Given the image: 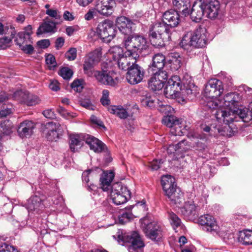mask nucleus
I'll list each match as a JSON object with an SVG mask.
<instances>
[{"instance_id":"nucleus-24","label":"nucleus","mask_w":252,"mask_h":252,"mask_svg":"<svg viewBox=\"0 0 252 252\" xmlns=\"http://www.w3.org/2000/svg\"><path fill=\"white\" fill-rule=\"evenodd\" d=\"M162 21L171 29L177 27L180 22V15L177 11L174 10H167L162 15Z\"/></svg>"},{"instance_id":"nucleus-51","label":"nucleus","mask_w":252,"mask_h":252,"mask_svg":"<svg viewBox=\"0 0 252 252\" xmlns=\"http://www.w3.org/2000/svg\"><path fill=\"white\" fill-rule=\"evenodd\" d=\"M158 71L155 72L153 75L158 76V78L162 82H165L168 78V73L165 70L158 69Z\"/></svg>"},{"instance_id":"nucleus-36","label":"nucleus","mask_w":252,"mask_h":252,"mask_svg":"<svg viewBox=\"0 0 252 252\" xmlns=\"http://www.w3.org/2000/svg\"><path fill=\"white\" fill-rule=\"evenodd\" d=\"M173 5L176 11L181 12L185 16L189 14L191 6L190 1H172Z\"/></svg>"},{"instance_id":"nucleus-39","label":"nucleus","mask_w":252,"mask_h":252,"mask_svg":"<svg viewBox=\"0 0 252 252\" xmlns=\"http://www.w3.org/2000/svg\"><path fill=\"white\" fill-rule=\"evenodd\" d=\"M161 183L164 192L170 189L171 188L177 187L175 183V179L171 175H163L161 177Z\"/></svg>"},{"instance_id":"nucleus-56","label":"nucleus","mask_w":252,"mask_h":252,"mask_svg":"<svg viewBox=\"0 0 252 252\" xmlns=\"http://www.w3.org/2000/svg\"><path fill=\"white\" fill-rule=\"evenodd\" d=\"M77 55V50L75 48H70L66 53L65 57L69 61H73L75 59Z\"/></svg>"},{"instance_id":"nucleus-59","label":"nucleus","mask_w":252,"mask_h":252,"mask_svg":"<svg viewBox=\"0 0 252 252\" xmlns=\"http://www.w3.org/2000/svg\"><path fill=\"white\" fill-rule=\"evenodd\" d=\"M132 218V215L128 212H125L121 215L119 218V220L122 223L128 221Z\"/></svg>"},{"instance_id":"nucleus-1","label":"nucleus","mask_w":252,"mask_h":252,"mask_svg":"<svg viewBox=\"0 0 252 252\" xmlns=\"http://www.w3.org/2000/svg\"><path fill=\"white\" fill-rule=\"evenodd\" d=\"M214 115L219 124L215 126H212V136H232L234 132L232 123L235 120V114L219 110L216 111Z\"/></svg>"},{"instance_id":"nucleus-16","label":"nucleus","mask_w":252,"mask_h":252,"mask_svg":"<svg viewBox=\"0 0 252 252\" xmlns=\"http://www.w3.org/2000/svg\"><path fill=\"white\" fill-rule=\"evenodd\" d=\"M192 147L186 140H182L177 144L170 145L167 149L168 154H173L174 158L179 159L183 158V154L188 152Z\"/></svg>"},{"instance_id":"nucleus-61","label":"nucleus","mask_w":252,"mask_h":252,"mask_svg":"<svg viewBox=\"0 0 252 252\" xmlns=\"http://www.w3.org/2000/svg\"><path fill=\"white\" fill-rule=\"evenodd\" d=\"M80 105L90 110L93 109V105H92V103L89 98H86L84 99H82L80 101Z\"/></svg>"},{"instance_id":"nucleus-50","label":"nucleus","mask_w":252,"mask_h":252,"mask_svg":"<svg viewBox=\"0 0 252 252\" xmlns=\"http://www.w3.org/2000/svg\"><path fill=\"white\" fill-rule=\"evenodd\" d=\"M83 69L84 73L88 76H94L95 72L97 71L94 70L93 66L89 65L88 63H84L83 64Z\"/></svg>"},{"instance_id":"nucleus-52","label":"nucleus","mask_w":252,"mask_h":252,"mask_svg":"<svg viewBox=\"0 0 252 252\" xmlns=\"http://www.w3.org/2000/svg\"><path fill=\"white\" fill-rule=\"evenodd\" d=\"M0 252H18L13 246L4 243L0 246Z\"/></svg>"},{"instance_id":"nucleus-53","label":"nucleus","mask_w":252,"mask_h":252,"mask_svg":"<svg viewBox=\"0 0 252 252\" xmlns=\"http://www.w3.org/2000/svg\"><path fill=\"white\" fill-rule=\"evenodd\" d=\"M109 92L107 90H104L102 92V96L100 99L102 104L104 106L108 105L110 101L109 98Z\"/></svg>"},{"instance_id":"nucleus-9","label":"nucleus","mask_w":252,"mask_h":252,"mask_svg":"<svg viewBox=\"0 0 252 252\" xmlns=\"http://www.w3.org/2000/svg\"><path fill=\"white\" fill-rule=\"evenodd\" d=\"M162 121L164 125L170 128V131L172 136H181L187 133L186 126L182 124L183 120L182 121L174 116H165Z\"/></svg>"},{"instance_id":"nucleus-54","label":"nucleus","mask_w":252,"mask_h":252,"mask_svg":"<svg viewBox=\"0 0 252 252\" xmlns=\"http://www.w3.org/2000/svg\"><path fill=\"white\" fill-rule=\"evenodd\" d=\"M162 163L163 161L161 159L159 160L157 159H154L152 161L149 162L148 166L151 168L152 170H157L160 168V165Z\"/></svg>"},{"instance_id":"nucleus-29","label":"nucleus","mask_w":252,"mask_h":252,"mask_svg":"<svg viewBox=\"0 0 252 252\" xmlns=\"http://www.w3.org/2000/svg\"><path fill=\"white\" fill-rule=\"evenodd\" d=\"M171 202L177 205L181 204L184 201L183 193L180 188L175 187L165 192Z\"/></svg>"},{"instance_id":"nucleus-46","label":"nucleus","mask_w":252,"mask_h":252,"mask_svg":"<svg viewBox=\"0 0 252 252\" xmlns=\"http://www.w3.org/2000/svg\"><path fill=\"white\" fill-rule=\"evenodd\" d=\"M59 74L64 79L69 80L73 75V71L68 67H63L60 70Z\"/></svg>"},{"instance_id":"nucleus-45","label":"nucleus","mask_w":252,"mask_h":252,"mask_svg":"<svg viewBox=\"0 0 252 252\" xmlns=\"http://www.w3.org/2000/svg\"><path fill=\"white\" fill-rule=\"evenodd\" d=\"M102 53L100 49H97L89 54L88 58L94 63H97L100 60Z\"/></svg>"},{"instance_id":"nucleus-28","label":"nucleus","mask_w":252,"mask_h":252,"mask_svg":"<svg viewBox=\"0 0 252 252\" xmlns=\"http://www.w3.org/2000/svg\"><path fill=\"white\" fill-rule=\"evenodd\" d=\"M249 111L247 109H234L230 113H234L236 117L234 121H238V119H241L244 122L248 123L252 120V102L249 104Z\"/></svg>"},{"instance_id":"nucleus-35","label":"nucleus","mask_w":252,"mask_h":252,"mask_svg":"<svg viewBox=\"0 0 252 252\" xmlns=\"http://www.w3.org/2000/svg\"><path fill=\"white\" fill-rule=\"evenodd\" d=\"M197 200H190L185 202L184 206L181 209L182 214L185 217H193L196 214L198 207L195 202Z\"/></svg>"},{"instance_id":"nucleus-44","label":"nucleus","mask_w":252,"mask_h":252,"mask_svg":"<svg viewBox=\"0 0 252 252\" xmlns=\"http://www.w3.org/2000/svg\"><path fill=\"white\" fill-rule=\"evenodd\" d=\"M12 126L9 120H5L0 123V135H8L12 132Z\"/></svg>"},{"instance_id":"nucleus-62","label":"nucleus","mask_w":252,"mask_h":252,"mask_svg":"<svg viewBox=\"0 0 252 252\" xmlns=\"http://www.w3.org/2000/svg\"><path fill=\"white\" fill-rule=\"evenodd\" d=\"M50 44V42L49 39H42L37 42V46L42 49L47 48Z\"/></svg>"},{"instance_id":"nucleus-17","label":"nucleus","mask_w":252,"mask_h":252,"mask_svg":"<svg viewBox=\"0 0 252 252\" xmlns=\"http://www.w3.org/2000/svg\"><path fill=\"white\" fill-rule=\"evenodd\" d=\"M199 93L197 87L195 86L193 83H189L186 85L184 83L183 87L181 85L180 93L179 98L178 101L179 102H185L187 99H193Z\"/></svg>"},{"instance_id":"nucleus-58","label":"nucleus","mask_w":252,"mask_h":252,"mask_svg":"<svg viewBox=\"0 0 252 252\" xmlns=\"http://www.w3.org/2000/svg\"><path fill=\"white\" fill-rule=\"evenodd\" d=\"M208 197V195L206 194H205L204 195H202L200 198H196L194 200H197V201L195 202L196 206H197L198 207L203 206L204 204L207 203V199Z\"/></svg>"},{"instance_id":"nucleus-38","label":"nucleus","mask_w":252,"mask_h":252,"mask_svg":"<svg viewBox=\"0 0 252 252\" xmlns=\"http://www.w3.org/2000/svg\"><path fill=\"white\" fill-rule=\"evenodd\" d=\"M238 241L243 245H252V230H245L240 231L238 236Z\"/></svg>"},{"instance_id":"nucleus-20","label":"nucleus","mask_w":252,"mask_h":252,"mask_svg":"<svg viewBox=\"0 0 252 252\" xmlns=\"http://www.w3.org/2000/svg\"><path fill=\"white\" fill-rule=\"evenodd\" d=\"M144 74V69L138 64H136L127 71L126 78L129 84L135 85L142 80Z\"/></svg>"},{"instance_id":"nucleus-2","label":"nucleus","mask_w":252,"mask_h":252,"mask_svg":"<svg viewBox=\"0 0 252 252\" xmlns=\"http://www.w3.org/2000/svg\"><path fill=\"white\" fill-rule=\"evenodd\" d=\"M208 33L204 27H199L194 31L186 33L180 42L181 46L185 49L189 48H202L205 46Z\"/></svg>"},{"instance_id":"nucleus-27","label":"nucleus","mask_w":252,"mask_h":252,"mask_svg":"<svg viewBox=\"0 0 252 252\" xmlns=\"http://www.w3.org/2000/svg\"><path fill=\"white\" fill-rule=\"evenodd\" d=\"M115 5V1H96L95 9L102 15H109L112 13Z\"/></svg>"},{"instance_id":"nucleus-64","label":"nucleus","mask_w":252,"mask_h":252,"mask_svg":"<svg viewBox=\"0 0 252 252\" xmlns=\"http://www.w3.org/2000/svg\"><path fill=\"white\" fill-rule=\"evenodd\" d=\"M49 87L51 90L54 91H58L60 89L59 83L57 80L52 81Z\"/></svg>"},{"instance_id":"nucleus-4","label":"nucleus","mask_w":252,"mask_h":252,"mask_svg":"<svg viewBox=\"0 0 252 252\" xmlns=\"http://www.w3.org/2000/svg\"><path fill=\"white\" fill-rule=\"evenodd\" d=\"M223 91L222 83L218 79H213L210 80L206 84L204 94L208 100L206 101L205 106L208 109H215L219 106L218 101L219 99L217 98Z\"/></svg>"},{"instance_id":"nucleus-8","label":"nucleus","mask_w":252,"mask_h":252,"mask_svg":"<svg viewBox=\"0 0 252 252\" xmlns=\"http://www.w3.org/2000/svg\"><path fill=\"white\" fill-rule=\"evenodd\" d=\"M118 241L122 245H126L129 252H138L144 245L138 233L134 231L130 234L118 232Z\"/></svg>"},{"instance_id":"nucleus-55","label":"nucleus","mask_w":252,"mask_h":252,"mask_svg":"<svg viewBox=\"0 0 252 252\" xmlns=\"http://www.w3.org/2000/svg\"><path fill=\"white\" fill-rule=\"evenodd\" d=\"M46 63L49 65L50 69L56 66L57 63L55 58L52 55L49 54L46 57Z\"/></svg>"},{"instance_id":"nucleus-21","label":"nucleus","mask_w":252,"mask_h":252,"mask_svg":"<svg viewBox=\"0 0 252 252\" xmlns=\"http://www.w3.org/2000/svg\"><path fill=\"white\" fill-rule=\"evenodd\" d=\"M202 2L206 17L211 19H216L220 11L219 1H202Z\"/></svg>"},{"instance_id":"nucleus-26","label":"nucleus","mask_w":252,"mask_h":252,"mask_svg":"<svg viewBox=\"0 0 252 252\" xmlns=\"http://www.w3.org/2000/svg\"><path fill=\"white\" fill-rule=\"evenodd\" d=\"M203 5L202 1H195L192 7L189 14L191 19L195 22H199L203 16L205 15V10Z\"/></svg>"},{"instance_id":"nucleus-5","label":"nucleus","mask_w":252,"mask_h":252,"mask_svg":"<svg viewBox=\"0 0 252 252\" xmlns=\"http://www.w3.org/2000/svg\"><path fill=\"white\" fill-rule=\"evenodd\" d=\"M171 28L163 21L155 23L150 30V40L152 45L156 47L164 45V40L170 38Z\"/></svg>"},{"instance_id":"nucleus-14","label":"nucleus","mask_w":252,"mask_h":252,"mask_svg":"<svg viewBox=\"0 0 252 252\" xmlns=\"http://www.w3.org/2000/svg\"><path fill=\"white\" fill-rule=\"evenodd\" d=\"M198 221L204 231L210 232L214 235H220V227L212 216L209 214L202 215L199 218Z\"/></svg>"},{"instance_id":"nucleus-43","label":"nucleus","mask_w":252,"mask_h":252,"mask_svg":"<svg viewBox=\"0 0 252 252\" xmlns=\"http://www.w3.org/2000/svg\"><path fill=\"white\" fill-rule=\"evenodd\" d=\"M158 76L153 75L149 81V87L154 91L160 90L163 87L164 82L158 78Z\"/></svg>"},{"instance_id":"nucleus-60","label":"nucleus","mask_w":252,"mask_h":252,"mask_svg":"<svg viewBox=\"0 0 252 252\" xmlns=\"http://www.w3.org/2000/svg\"><path fill=\"white\" fill-rule=\"evenodd\" d=\"M192 148H194L195 150L199 152H203L206 150L207 147L204 143L200 141H197L195 142V144L193 145V146H192Z\"/></svg>"},{"instance_id":"nucleus-41","label":"nucleus","mask_w":252,"mask_h":252,"mask_svg":"<svg viewBox=\"0 0 252 252\" xmlns=\"http://www.w3.org/2000/svg\"><path fill=\"white\" fill-rule=\"evenodd\" d=\"M165 65V57L160 53H158L153 57L152 67L158 69H162Z\"/></svg>"},{"instance_id":"nucleus-10","label":"nucleus","mask_w":252,"mask_h":252,"mask_svg":"<svg viewBox=\"0 0 252 252\" xmlns=\"http://www.w3.org/2000/svg\"><path fill=\"white\" fill-rule=\"evenodd\" d=\"M241 96L239 94L232 93L226 94L222 99H219L217 110H222L230 113L239 106Z\"/></svg>"},{"instance_id":"nucleus-12","label":"nucleus","mask_w":252,"mask_h":252,"mask_svg":"<svg viewBox=\"0 0 252 252\" xmlns=\"http://www.w3.org/2000/svg\"><path fill=\"white\" fill-rule=\"evenodd\" d=\"M182 81L179 76L174 75L168 81L164 89V94L167 98H179Z\"/></svg>"},{"instance_id":"nucleus-7","label":"nucleus","mask_w":252,"mask_h":252,"mask_svg":"<svg viewBox=\"0 0 252 252\" xmlns=\"http://www.w3.org/2000/svg\"><path fill=\"white\" fill-rule=\"evenodd\" d=\"M140 222L141 226L148 238L156 242L161 240L163 237L162 230L157 222L146 216L140 220Z\"/></svg>"},{"instance_id":"nucleus-32","label":"nucleus","mask_w":252,"mask_h":252,"mask_svg":"<svg viewBox=\"0 0 252 252\" xmlns=\"http://www.w3.org/2000/svg\"><path fill=\"white\" fill-rule=\"evenodd\" d=\"M141 103L143 105L147 106L148 107L152 108L156 106V104L158 105V110L160 112L166 114L167 112L170 111L171 107L168 105H163L161 102H158V100L156 101L151 97H145L141 100Z\"/></svg>"},{"instance_id":"nucleus-63","label":"nucleus","mask_w":252,"mask_h":252,"mask_svg":"<svg viewBox=\"0 0 252 252\" xmlns=\"http://www.w3.org/2000/svg\"><path fill=\"white\" fill-rule=\"evenodd\" d=\"M11 113L10 108H8L7 106H3V109L0 110V117H4Z\"/></svg>"},{"instance_id":"nucleus-40","label":"nucleus","mask_w":252,"mask_h":252,"mask_svg":"<svg viewBox=\"0 0 252 252\" xmlns=\"http://www.w3.org/2000/svg\"><path fill=\"white\" fill-rule=\"evenodd\" d=\"M108 111L121 119H126L128 116V113L125 109L121 106H110L108 108Z\"/></svg>"},{"instance_id":"nucleus-13","label":"nucleus","mask_w":252,"mask_h":252,"mask_svg":"<svg viewBox=\"0 0 252 252\" xmlns=\"http://www.w3.org/2000/svg\"><path fill=\"white\" fill-rule=\"evenodd\" d=\"M121 188H122L121 183H115L112 185L110 192V196L113 202L117 205L126 203L130 197V191L127 188H124L121 194L118 195L116 191L121 190Z\"/></svg>"},{"instance_id":"nucleus-11","label":"nucleus","mask_w":252,"mask_h":252,"mask_svg":"<svg viewBox=\"0 0 252 252\" xmlns=\"http://www.w3.org/2000/svg\"><path fill=\"white\" fill-rule=\"evenodd\" d=\"M116 29L110 20H104L97 26L96 33L104 42H110L115 36Z\"/></svg>"},{"instance_id":"nucleus-49","label":"nucleus","mask_w":252,"mask_h":252,"mask_svg":"<svg viewBox=\"0 0 252 252\" xmlns=\"http://www.w3.org/2000/svg\"><path fill=\"white\" fill-rule=\"evenodd\" d=\"M83 81L82 80H74L71 84L72 89L76 92H80L83 88Z\"/></svg>"},{"instance_id":"nucleus-25","label":"nucleus","mask_w":252,"mask_h":252,"mask_svg":"<svg viewBox=\"0 0 252 252\" xmlns=\"http://www.w3.org/2000/svg\"><path fill=\"white\" fill-rule=\"evenodd\" d=\"M85 142L89 145L90 149L95 153H101L107 150V147L104 143L93 136L86 135Z\"/></svg>"},{"instance_id":"nucleus-19","label":"nucleus","mask_w":252,"mask_h":252,"mask_svg":"<svg viewBox=\"0 0 252 252\" xmlns=\"http://www.w3.org/2000/svg\"><path fill=\"white\" fill-rule=\"evenodd\" d=\"M25 205L28 212L33 214L40 213L44 208L43 199L37 195L31 197Z\"/></svg>"},{"instance_id":"nucleus-30","label":"nucleus","mask_w":252,"mask_h":252,"mask_svg":"<svg viewBox=\"0 0 252 252\" xmlns=\"http://www.w3.org/2000/svg\"><path fill=\"white\" fill-rule=\"evenodd\" d=\"M86 136L82 134H73L69 136V148L73 152L78 151L83 146Z\"/></svg>"},{"instance_id":"nucleus-22","label":"nucleus","mask_w":252,"mask_h":252,"mask_svg":"<svg viewBox=\"0 0 252 252\" xmlns=\"http://www.w3.org/2000/svg\"><path fill=\"white\" fill-rule=\"evenodd\" d=\"M94 77L98 82L104 85L114 86L118 83L117 77L112 72L104 70L96 71L95 72Z\"/></svg>"},{"instance_id":"nucleus-37","label":"nucleus","mask_w":252,"mask_h":252,"mask_svg":"<svg viewBox=\"0 0 252 252\" xmlns=\"http://www.w3.org/2000/svg\"><path fill=\"white\" fill-rule=\"evenodd\" d=\"M168 64L173 71L178 70L182 65V58L178 53H171L168 60Z\"/></svg>"},{"instance_id":"nucleus-48","label":"nucleus","mask_w":252,"mask_h":252,"mask_svg":"<svg viewBox=\"0 0 252 252\" xmlns=\"http://www.w3.org/2000/svg\"><path fill=\"white\" fill-rule=\"evenodd\" d=\"M169 218L170 220V222L174 228V229L175 230L176 227L179 226L181 223V220L179 218V217L174 213H171L169 214Z\"/></svg>"},{"instance_id":"nucleus-33","label":"nucleus","mask_w":252,"mask_h":252,"mask_svg":"<svg viewBox=\"0 0 252 252\" xmlns=\"http://www.w3.org/2000/svg\"><path fill=\"white\" fill-rule=\"evenodd\" d=\"M132 22L126 17L121 16L116 20V25L119 31L126 35L131 32Z\"/></svg>"},{"instance_id":"nucleus-31","label":"nucleus","mask_w":252,"mask_h":252,"mask_svg":"<svg viewBox=\"0 0 252 252\" xmlns=\"http://www.w3.org/2000/svg\"><path fill=\"white\" fill-rule=\"evenodd\" d=\"M35 125L31 121H25L21 123L17 130L19 135L22 137H29L33 133Z\"/></svg>"},{"instance_id":"nucleus-42","label":"nucleus","mask_w":252,"mask_h":252,"mask_svg":"<svg viewBox=\"0 0 252 252\" xmlns=\"http://www.w3.org/2000/svg\"><path fill=\"white\" fill-rule=\"evenodd\" d=\"M55 23L52 21L46 22L40 26L36 33L37 35H40L44 33L55 32Z\"/></svg>"},{"instance_id":"nucleus-3","label":"nucleus","mask_w":252,"mask_h":252,"mask_svg":"<svg viewBox=\"0 0 252 252\" xmlns=\"http://www.w3.org/2000/svg\"><path fill=\"white\" fill-rule=\"evenodd\" d=\"M108 54L114 62L112 63L117 64L120 69L125 71H128L135 65L136 60L138 58L126 55V51L124 52L123 48L119 46L111 47L108 51Z\"/></svg>"},{"instance_id":"nucleus-34","label":"nucleus","mask_w":252,"mask_h":252,"mask_svg":"<svg viewBox=\"0 0 252 252\" xmlns=\"http://www.w3.org/2000/svg\"><path fill=\"white\" fill-rule=\"evenodd\" d=\"M114 177L115 174L113 171H103L100 178L101 187L103 191H108L110 189H111V184Z\"/></svg>"},{"instance_id":"nucleus-23","label":"nucleus","mask_w":252,"mask_h":252,"mask_svg":"<svg viewBox=\"0 0 252 252\" xmlns=\"http://www.w3.org/2000/svg\"><path fill=\"white\" fill-rule=\"evenodd\" d=\"M46 138L51 141H57L63 134L61 125L58 123L50 122L46 125Z\"/></svg>"},{"instance_id":"nucleus-47","label":"nucleus","mask_w":252,"mask_h":252,"mask_svg":"<svg viewBox=\"0 0 252 252\" xmlns=\"http://www.w3.org/2000/svg\"><path fill=\"white\" fill-rule=\"evenodd\" d=\"M57 111L62 117L67 119L74 118L76 116L75 113L69 112L62 106L58 107Z\"/></svg>"},{"instance_id":"nucleus-6","label":"nucleus","mask_w":252,"mask_h":252,"mask_svg":"<svg viewBox=\"0 0 252 252\" xmlns=\"http://www.w3.org/2000/svg\"><path fill=\"white\" fill-rule=\"evenodd\" d=\"M126 55L139 58L143 51L148 48L146 39L142 36H126L124 40Z\"/></svg>"},{"instance_id":"nucleus-57","label":"nucleus","mask_w":252,"mask_h":252,"mask_svg":"<svg viewBox=\"0 0 252 252\" xmlns=\"http://www.w3.org/2000/svg\"><path fill=\"white\" fill-rule=\"evenodd\" d=\"M46 14L56 20H60L61 18L59 11L56 9H51L46 10Z\"/></svg>"},{"instance_id":"nucleus-15","label":"nucleus","mask_w":252,"mask_h":252,"mask_svg":"<svg viewBox=\"0 0 252 252\" xmlns=\"http://www.w3.org/2000/svg\"><path fill=\"white\" fill-rule=\"evenodd\" d=\"M12 97L21 103L27 106H33L40 103L41 100L37 95L30 93L28 91L21 90L16 91Z\"/></svg>"},{"instance_id":"nucleus-18","label":"nucleus","mask_w":252,"mask_h":252,"mask_svg":"<svg viewBox=\"0 0 252 252\" xmlns=\"http://www.w3.org/2000/svg\"><path fill=\"white\" fill-rule=\"evenodd\" d=\"M25 35L24 32H19L15 37V43L25 53L32 54L34 51V48L32 45V39H29L28 35Z\"/></svg>"}]
</instances>
